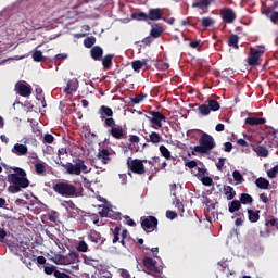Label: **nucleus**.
Returning a JSON list of instances; mask_svg holds the SVG:
<instances>
[{
	"label": "nucleus",
	"mask_w": 278,
	"mask_h": 278,
	"mask_svg": "<svg viewBox=\"0 0 278 278\" xmlns=\"http://www.w3.org/2000/svg\"><path fill=\"white\" fill-rule=\"evenodd\" d=\"M52 190L64 199H77L81 197V189H78L70 181H58L52 185Z\"/></svg>",
	"instance_id": "nucleus-1"
},
{
	"label": "nucleus",
	"mask_w": 278,
	"mask_h": 278,
	"mask_svg": "<svg viewBox=\"0 0 278 278\" xmlns=\"http://www.w3.org/2000/svg\"><path fill=\"white\" fill-rule=\"evenodd\" d=\"M13 170V174L8 175V181L13 185L15 192H21V188H29V179H27L25 169L15 167Z\"/></svg>",
	"instance_id": "nucleus-2"
},
{
	"label": "nucleus",
	"mask_w": 278,
	"mask_h": 278,
	"mask_svg": "<svg viewBox=\"0 0 278 278\" xmlns=\"http://www.w3.org/2000/svg\"><path fill=\"white\" fill-rule=\"evenodd\" d=\"M216 148V142L214 137L207 132H203L199 139V144L193 148L192 155L194 153H202L204 155H210L213 149Z\"/></svg>",
	"instance_id": "nucleus-3"
},
{
	"label": "nucleus",
	"mask_w": 278,
	"mask_h": 278,
	"mask_svg": "<svg viewBox=\"0 0 278 278\" xmlns=\"http://www.w3.org/2000/svg\"><path fill=\"white\" fill-rule=\"evenodd\" d=\"M104 127L109 129L110 136H112V138H114L115 140H125V129H123V126L116 124V119L106 118Z\"/></svg>",
	"instance_id": "nucleus-4"
},
{
	"label": "nucleus",
	"mask_w": 278,
	"mask_h": 278,
	"mask_svg": "<svg viewBox=\"0 0 278 278\" xmlns=\"http://www.w3.org/2000/svg\"><path fill=\"white\" fill-rule=\"evenodd\" d=\"M73 163L67 162L65 163V170L67 173V175H81V173H90V170H88V166H86V162L81 159H76L73 161Z\"/></svg>",
	"instance_id": "nucleus-5"
},
{
	"label": "nucleus",
	"mask_w": 278,
	"mask_h": 278,
	"mask_svg": "<svg viewBox=\"0 0 278 278\" xmlns=\"http://www.w3.org/2000/svg\"><path fill=\"white\" fill-rule=\"evenodd\" d=\"M266 53V47L257 46L256 48L251 47L247 62L250 66H260L262 64V55Z\"/></svg>",
	"instance_id": "nucleus-6"
},
{
	"label": "nucleus",
	"mask_w": 278,
	"mask_h": 278,
	"mask_svg": "<svg viewBox=\"0 0 278 278\" xmlns=\"http://www.w3.org/2000/svg\"><path fill=\"white\" fill-rule=\"evenodd\" d=\"M144 164H147V160L134 159L131 162H129V159L127 160L128 170H131L135 175H144L147 173Z\"/></svg>",
	"instance_id": "nucleus-7"
},
{
	"label": "nucleus",
	"mask_w": 278,
	"mask_h": 278,
	"mask_svg": "<svg viewBox=\"0 0 278 278\" xmlns=\"http://www.w3.org/2000/svg\"><path fill=\"white\" fill-rule=\"evenodd\" d=\"M113 240L112 243L116 244V242H119L122 247L127 249V235L129 233L127 229L122 230L121 232V226H116L115 228H111Z\"/></svg>",
	"instance_id": "nucleus-8"
},
{
	"label": "nucleus",
	"mask_w": 278,
	"mask_h": 278,
	"mask_svg": "<svg viewBox=\"0 0 278 278\" xmlns=\"http://www.w3.org/2000/svg\"><path fill=\"white\" fill-rule=\"evenodd\" d=\"M150 114L151 116H148V119L152 125H155L154 129H162V121L166 123V115L160 111H151Z\"/></svg>",
	"instance_id": "nucleus-9"
},
{
	"label": "nucleus",
	"mask_w": 278,
	"mask_h": 278,
	"mask_svg": "<svg viewBox=\"0 0 278 278\" xmlns=\"http://www.w3.org/2000/svg\"><path fill=\"white\" fill-rule=\"evenodd\" d=\"M219 14L224 23L231 24L237 18L236 11L231 8L222 9Z\"/></svg>",
	"instance_id": "nucleus-10"
},
{
	"label": "nucleus",
	"mask_w": 278,
	"mask_h": 278,
	"mask_svg": "<svg viewBox=\"0 0 278 278\" xmlns=\"http://www.w3.org/2000/svg\"><path fill=\"white\" fill-rule=\"evenodd\" d=\"M143 266L148 270H150V273H162V267L157 266V261H155L149 256H146L143 258Z\"/></svg>",
	"instance_id": "nucleus-11"
},
{
	"label": "nucleus",
	"mask_w": 278,
	"mask_h": 278,
	"mask_svg": "<svg viewBox=\"0 0 278 278\" xmlns=\"http://www.w3.org/2000/svg\"><path fill=\"white\" fill-rule=\"evenodd\" d=\"M11 153H13V155H17V157H23L29 153V149L23 143H15L11 149Z\"/></svg>",
	"instance_id": "nucleus-12"
},
{
	"label": "nucleus",
	"mask_w": 278,
	"mask_h": 278,
	"mask_svg": "<svg viewBox=\"0 0 278 278\" xmlns=\"http://www.w3.org/2000/svg\"><path fill=\"white\" fill-rule=\"evenodd\" d=\"M163 17H164V9H161V8L149 9V12H148L149 21H162Z\"/></svg>",
	"instance_id": "nucleus-13"
},
{
	"label": "nucleus",
	"mask_w": 278,
	"mask_h": 278,
	"mask_svg": "<svg viewBox=\"0 0 278 278\" xmlns=\"http://www.w3.org/2000/svg\"><path fill=\"white\" fill-rule=\"evenodd\" d=\"M141 227L144 229H152L153 231L154 229L157 228V217L155 216L146 217L141 222Z\"/></svg>",
	"instance_id": "nucleus-14"
},
{
	"label": "nucleus",
	"mask_w": 278,
	"mask_h": 278,
	"mask_svg": "<svg viewBox=\"0 0 278 278\" xmlns=\"http://www.w3.org/2000/svg\"><path fill=\"white\" fill-rule=\"evenodd\" d=\"M98 114L101 118V121H108V118H114V111H112V108L106 106V105H102L100 106Z\"/></svg>",
	"instance_id": "nucleus-15"
},
{
	"label": "nucleus",
	"mask_w": 278,
	"mask_h": 278,
	"mask_svg": "<svg viewBox=\"0 0 278 278\" xmlns=\"http://www.w3.org/2000/svg\"><path fill=\"white\" fill-rule=\"evenodd\" d=\"M61 261L65 266L77 264L79 262V254L77 252H70L67 255L63 256Z\"/></svg>",
	"instance_id": "nucleus-16"
},
{
	"label": "nucleus",
	"mask_w": 278,
	"mask_h": 278,
	"mask_svg": "<svg viewBox=\"0 0 278 278\" xmlns=\"http://www.w3.org/2000/svg\"><path fill=\"white\" fill-rule=\"evenodd\" d=\"M15 88H16L17 94H20V97H29L31 94V86H27L23 83H17L15 85Z\"/></svg>",
	"instance_id": "nucleus-17"
},
{
	"label": "nucleus",
	"mask_w": 278,
	"mask_h": 278,
	"mask_svg": "<svg viewBox=\"0 0 278 278\" xmlns=\"http://www.w3.org/2000/svg\"><path fill=\"white\" fill-rule=\"evenodd\" d=\"M146 142H150L151 144H160V142H162L164 139L162 138V135H160V132L156 131H152L150 132L149 136H143Z\"/></svg>",
	"instance_id": "nucleus-18"
},
{
	"label": "nucleus",
	"mask_w": 278,
	"mask_h": 278,
	"mask_svg": "<svg viewBox=\"0 0 278 278\" xmlns=\"http://www.w3.org/2000/svg\"><path fill=\"white\" fill-rule=\"evenodd\" d=\"M77 88H79V81H77V79H71L67 81L63 92H65V94H73V92H77Z\"/></svg>",
	"instance_id": "nucleus-19"
},
{
	"label": "nucleus",
	"mask_w": 278,
	"mask_h": 278,
	"mask_svg": "<svg viewBox=\"0 0 278 278\" xmlns=\"http://www.w3.org/2000/svg\"><path fill=\"white\" fill-rule=\"evenodd\" d=\"M90 55L92 60H94V62H101V60L103 59V48H101L100 46L92 47L90 50Z\"/></svg>",
	"instance_id": "nucleus-20"
},
{
	"label": "nucleus",
	"mask_w": 278,
	"mask_h": 278,
	"mask_svg": "<svg viewBox=\"0 0 278 278\" xmlns=\"http://www.w3.org/2000/svg\"><path fill=\"white\" fill-rule=\"evenodd\" d=\"M110 150L102 149L99 150L97 157L102 162V164H110V162H112V157H110Z\"/></svg>",
	"instance_id": "nucleus-21"
},
{
	"label": "nucleus",
	"mask_w": 278,
	"mask_h": 278,
	"mask_svg": "<svg viewBox=\"0 0 278 278\" xmlns=\"http://www.w3.org/2000/svg\"><path fill=\"white\" fill-rule=\"evenodd\" d=\"M164 34V27L160 24H153L150 30L151 38H160Z\"/></svg>",
	"instance_id": "nucleus-22"
},
{
	"label": "nucleus",
	"mask_w": 278,
	"mask_h": 278,
	"mask_svg": "<svg viewBox=\"0 0 278 278\" xmlns=\"http://www.w3.org/2000/svg\"><path fill=\"white\" fill-rule=\"evenodd\" d=\"M266 123V118L264 117H247L245 125H250L254 127L255 125H264Z\"/></svg>",
	"instance_id": "nucleus-23"
},
{
	"label": "nucleus",
	"mask_w": 278,
	"mask_h": 278,
	"mask_svg": "<svg viewBox=\"0 0 278 278\" xmlns=\"http://www.w3.org/2000/svg\"><path fill=\"white\" fill-rule=\"evenodd\" d=\"M212 5V0H195L192 3V8H199L200 10H205V8H210Z\"/></svg>",
	"instance_id": "nucleus-24"
},
{
	"label": "nucleus",
	"mask_w": 278,
	"mask_h": 278,
	"mask_svg": "<svg viewBox=\"0 0 278 278\" xmlns=\"http://www.w3.org/2000/svg\"><path fill=\"white\" fill-rule=\"evenodd\" d=\"M255 185L257 186V188H260L261 190H268V187L270 186V181H268V179L264 178V177H260L255 180Z\"/></svg>",
	"instance_id": "nucleus-25"
},
{
	"label": "nucleus",
	"mask_w": 278,
	"mask_h": 278,
	"mask_svg": "<svg viewBox=\"0 0 278 278\" xmlns=\"http://www.w3.org/2000/svg\"><path fill=\"white\" fill-rule=\"evenodd\" d=\"M102 66L105 71L112 67V61L114 60V54H106L102 59Z\"/></svg>",
	"instance_id": "nucleus-26"
},
{
	"label": "nucleus",
	"mask_w": 278,
	"mask_h": 278,
	"mask_svg": "<svg viewBox=\"0 0 278 278\" xmlns=\"http://www.w3.org/2000/svg\"><path fill=\"white\" fill-rule=\"evenodd\" d=\"M238 42H240V37L236 34H232L228 38V47H232V49H240V46H238Z\"/></svg>",
	"instance_id": "nucleus-27"
},
{
	"label": "nucleus",
	"mask_w": 278,
	"mask_h": 278,
	"mask_svg": "<svg viewBox=\"0 0 278 278\" xmlns=\"http://www.w3.org/2000/svg\"><path fill=\"white\" fill-rule=\"evenodd\" d=\"M224 194L228 201L236 199V191L231 186H224Z\"/></svg>",
	"instance_id": "nucleus-28"
},
{
	"label": "nucleus",
	"mask_w": 278,
	"mask_h": 278,
	"mask_svg": "<svg viewBox=\"0 0 278 278\" xmlns=\"http://www.w3.org/2000/svg\"><path fill=\"white\" fill-rule=\"evenodd\" d=\"M88 239L91 240V242H94V244H103V238H101V233L97 231H91V233L88 235Z\"/></svg>",
	"instance_id": "nucleus-29"
},
{
	"label": "nucleus",
	"mask_w": 278,
	"mask_h": 278,
	"mask_svg": "<svg viewBox=\"0 0 278 278\" xmlns=\"http://www.w3.org/2000/svg\"><path fill=\"white\" fill-rule=\"evenodd\" d=\"M240 207H242L241 202L238 200H233L228 204V212H230V214H235V212H238Z\"/></svg>",
	"instance_id": "nucleus-30"
},
{
	"label": "nucleus",
	"mask_w": 278,
	"mask_h": 278,
	"mask_svg": "<svg viewBox=\"0 0 278 278\" xmlns=\"http://www.w3.org/2000/svg\"><path fill=\"white\" fill-rule=\"evenodd\" d=\"M248 218L250 223H257L260 220V211L248 208Z\"/></svg>",
	"instance_id": "nucleus-31"
},
{
	"label": "nucleus",
	"mask_w": 278,
	"mask_h": 278,
	"mask_svg": "<svg viewBox=\"0 0 278 278\" xmlns=\"http://www.w3.org/2000/svg\"><path fill=\"white\" fill-rule=\"evenodd\" d=\"M192 175H195L198 179H202L207 175V169L205 167H195V169L191 170Z\"/></svg>",
	"instance_id": "nucleus-32"
},
{
	"label": "nucleus",
	"mask_w": 278,
	"mask_h": 278,
	"mask_svg": "<svg viewBox=\"0 0 278 278\" xmlns=\"http://www.w3.org/2000/svg\"><path fill=\"white\" fill-rule=\"evenodd\" d=\"M239 202L242 205H249V203H253V197H251V194H248V193H241L239 198Z\"/></svg>",
	"instance_id": "nucleus-33"
},
{
	"label": "nucleus",
	"mask_w": 278,
	"mask_h": 278,
	"mask_svg": "<svg viewBox=\"0 0 278 278\" xmlns=\"http://www.w3.org/2000/svg\"><path fill=\"white\" fill-rule=\"evenodd\" d=\"M198 112L199 114H201V116H210V114L212 113L208 104H200L198 108Z\"/></svg>",
	"instance_id": "nucleus-34"
},
{
	"label": "nucleus",
	"mask_w": 278,
	"mask_h": 278,
	"mask_svg": "<svg viewBox=\"0 0 278 278\" xmlns=\"http://www.w3.org/2000/svg\"><path fill=\"white\" fill-rule=\"evenodd\" d=\"M207 103L208 110H211V112H218V110H220V103H218V101L215 99L208 100Z\"/></svg>",
	"instance_id": "nucleus-35"
},
{
	"label": "nucleus",
	"mask_w": 278,
	"mask_h": 278,
	"mask_svg": "<svg viewBox=\"0 0 278 278\" xmlns=\"http://www.w3.org/2000/svg\"><path fill=\"white\" fill-rule=\"evenodd\" d=\"M96 42H97V38L94 36H90L84 40V46L86 47V49H92Z\"/></svg>",
	"instance_id": "nucleus-36"
},
{
	"label": "nucleus",
	"mask_w": 278,
	"mask_h": 278,
	"mask_svg": "<svg viewBox=\"0 0 278 278\" xmlns=\"http://www.w3.org/2000/svg\"><path fill=\"white\" fill-rule=\"evenodd\" d=\"M254 151L260 157H268V149L265 147L260 146L255 148Z\"/></svg>",
	"instance_id": "nucleus-37"
},
{
	"label": "nucleus",
	"mask_w": 278,
	"mask_h": 278,
	"mask_svg": "<svg viewBox=\"0 0 278 278\" xmlns=\"http://www.w3.org/2000/svg\"><path fill=\"white\" fill-rule=\"evenodd\" d=\"M159 151H160L162 157H165V160H170V157H172L170 150H168V148H166V146H160Z\"/></svg>",
	"instance_id": "nucleus-38"
},
{
	"label": "nucleus",
	"mask_w": 278,
	"mask_h": 278,
	"mask_svg": "<svg viewBox=\"0 0 278 278\" xmlns=\"http://www.w3.org/2000/svg\"><path fill=\"white\" fill-rule=\"evenodd\" d=\"M35 172L37 175H45V173H47V167L45 166V163H36Z\"/></svg>",
	"instance_id": "nucleus-39"
},
{
	"label": "nucleus",
	"mask_w": 278,
	"mask_h": 278,
	"mask_svg": "<svg viewBox=\"0 0 278 278\" xmlns=\"http://www.w3.org/2000/svg\"><path fill=\"white\" fill-rule=\"evenodd\" d=\"M201 23H202V27L207 29V27H212V25H214V18H212V17H203L201 20Z\"/></svg>",
	"instance_id": "nucleus-40"
},
{
	"label": "nucleus",
	"mask_w": 278,
	"mask_h": 278,
	"mask_svg": "<svg viewBox=\"0 0 278 278\" xmlns=\"http://www.w3.org/2000/svg\"><path fill=\"white\" fill-rule=\"evenodd\" d=\"M132 16L136 18V21H149V13L139 12L132 14Z\"/></svg>",
	"instance_id": "nucleus-41"
},
{
	"label": "nucleus",
	"mask_w": 278,
	"mask_h": 278,
	"mask_svg": "<svg viewBox=\"0 0 278 278\" xmlns=\"http://www.w3.org/2000/svg\"><path fill=\"white\" fill-rule=\"evenodd\" d=\"M278 175V165L274 166L269 170H267V177L269 179H275Z\"/></svg>",
	"instance_id": "nucleus-42"
},
{
	"label": "nucleus",
	"mask_w": 278,
	"mask_h": 278,
	"mask_svg": "<svg viewBox=\"0 0 278 278\" xmlns=\"http://www.w3.org/2000/svg\"><path fill=\"white\" fill-rule=\"evenodd\" d=\"M33 60L34 62H42V60H45V56L42 55V51L36 50L33 53Z\"/></svg>",
	"instance_id": "nucleus-43"
},
{
	"label": "nucleus",
	"mask_w": 278,
	"mask_h": 278,
	"mask_svg": "<svg viewBox=\"0 0 278 278\" xmlns=\"http://www.w3.org/2000/svg\"><path fill=\"white\" fill-rule=\"evenodd\" d=\"M77 251L79 253H87L88 252V243L86 241H79L77 245Z\"/></svg>",
	"instance_id": "nucleus-44"
},
{
	"label": "nucleus",
	"mask_w": 278,
	"mask_h": 278,
	"mask_svg": "<svg viewBox=\"0 0 278 278\" xmlns=\"http://www.w3.org/2000/svg\"><path fill=\"white\" fill-rule=\"evenodd\" d=\"M266 16L269 18V21H271V23H277L278 21V11H267Z\"/></svg>",
	"instance_id": "nucleus-45"
},
{
	"label": "nucleus",
	"mask_w": 278,
	"mask_h": 278,
	"mask_svg": "<svg viewBox=\"0 0 278 278\" xmlns=\"http://www.w3.org/2000/svg\"><path fill=\"white\" fill-rule=\"evenodd\" d=\"M232 177H233L235 181H238L239 184H242V181H244V177L238 169L233 170Z\"/></svg>",
	"instance_id": "nucleus-46"
},
{
	"label": "nucleus",
	"mask_w": 278,
	"mask_h": 278,
	"mask_svg": "<svg viewBox=\"0 0 278 278\" xmlns=\"http://www.w3.org/2000/svg\"><path fill=\"white\" fill-rule=\"evenodd\" d=\"M235 216H238V218L235 220V225L237 227H241L244 223V213H237Z\"/></svg>",
	"instance_id": "nucleus-47"
},
{
	"label": "nucleus",
	"mask_w": 278,
	"mask_h": 278,
	"mask_svg": "<svg viewBox=\"0 0 278 278\" xmlns=\"http://www.w3.org/2000/svg\"><path fill=\"white\" fill-rule=\"evenodd\" d=\"M131 66L135 73H140V71H142V63L140 62V60L132 61Z\"/></svg>",
	"instance_id": "nucleus-48"
},
{
	"label": "nucleus",
	"mask_w": 278,
	"mask_h": 278,
	"mask_svg": "<svg viewBox=\"0 0 278 278\" xmlns=\"http://www.w3.org/2000/svg\"><path fill=\"white\" fill-rule=\"evenodd\" d=\"M54 141H55V137H53V135L46 134L43 136V144H53Z\"/></svg>",
	"instance_id": "nucleus-49"
},
{
	"label": "nucleus",
	"mask_w": 278,
	"mask_h": 278,
	"mask_svg": "<svg viewBox=\"0 0 278 278\" xmlns=\"http://www.w3.org/2000/svg\"><path fill=\"white\" fill-rule=\"evenodd\" d=\"M144 97H147L146 94L141 93L136 96L135 98H130L131 103H134V105H138V103L144 101Z\"/></svg>",
	"instance_id": "nucleus-50"
},
{
	"label": "nucleus",
	"mask_w": 278,
	"mask_h": 278,
	"mask_svg": "<svg viewBox=\"0 0 278 278\" xmlns=\"http://www.w3.org/2000/svg\"><path fill=\"white\" fill-rule=\"evenodd\" d=\"M200 180L202 181L203 186H213L214 185V180L212 179V177H208V176H204V177L200 178Z\"/></svg>",
	"instance_id": "nucleus-51"
},
{
	"label": "nucleus",
	"mask_w": 278,
	"mask_h": 278,
	"mask_svg": "<svg viewBox=\"0 0 278 278\" xmlns=\"http://www.w3.org/2000/svg\"><path fill=\"white\" fill-rule=\"evenodd\" d=\"M265 134L267 136H270V138H277V129H275L273 127L266 128Z\"/></svg>",
	"instance_id": "nucleus-52"
},
{
	"label": "nucleus",
	"mask_w": 278,
	"mask_h": 278,
	"mask_svg": "<svg viewBox=\"0 0 278 278\" xmlns=\"http://www.w3.org/2000/svg\"><path fill=\"white\" fill-rule=\"evenodd\" d=\"M54 277H56V278H71V275L56 269L54 271Z\"/></svg>",
	"instance_id": "nucleus-53"
},
{
	"label": "nucleus",
	"mask_w": 278,
	"mask_h": 278,
	"mask_svg": "<svg viewBox=\"0 0 278 278\" xmlns=\"http://www.w3.org/2000/svg\"><path fill=\"white\" fill-rule=\"evenodd\" d=\"M45 273H46V275H55V270H58V269H55V266H46L45 267Z\"/></svg>",
	"instance_id": "nucleus-54"
},
{
	"label": "nucleus",
	"mask_w": 278,
	"mask_h": 278,
	"mask_svg": "<svg viewBox=\"0 0 278 278\" xmlns=\"http://www.w3.org/2000/svg\"><path fill=\"white\" fill-rule=\"evenodd\" d=\"M187 168H190L191 170H197L199 166H197V161H189L185 164Z\"/></svg>",
	"instance_id": "nucleus-55"
},
{
	"label": "nucleus",
	"mask_w": 278,
	"mask_h": 278,
	"mask_svg": "<svg viewBox=\"0 0 278 278\" xmlns=\"http://www.w3.org/2000/svg\"><path fill=\"white\" fill-rule=\"evenodd\" d=\"M177 217V212L175 211H166V218H169V220H175V218Z\"/></svg>",
	"instance_id": "nucleus-56"
},
{
	"label": "nucleus",
	"mask_w": 278,
	"mask_h": 278,
	"mask_svg": "<svg viewBox=\"0 0 278 278\" xmlns=\"http://www.w3.org/2000/svg\"><path fill=\"white\" fill-rule=\"evenodd\" d=\"M266 227H276L278 230V223L276 218L269 219L266 222Z\"/></svg>",
	"instance_id": "nucleus-57"
},
{
	"label": "nucleus",
	"mask_w": 278,
	"mask_h": 278,
	"mask_svg": "<svg viewBox=\"0 0 278 278\" xmlns=\"http://www.w3.org/2000/svg\"><path fill=\"white\" fill-rule=\"evenodd\" d=\"M129 142H131L132 144H138V142H140V137H138L137 135H130Z\"/></svg>",
	"instance_id": "nucleus-58"
},
{
	"label": "nucleus",
	"mask_w": 278,
	"mask_h": 278,
	"mask_svg": "<svg viewBox=\"0 0 278 278\" xmlns=\"http://www.w3.org/2000/svg\"><path fill=\"white\" fill-rule=\"evenodd\" d=\"M108 214H110V207L103 206L102 210L100 211V216L102 218H105V216H108Z\"/></svg>",
	"instance_id": "nucleus-59"
},
{
	"label": "nucleus",
	"mask_w": 278,
	"mask_h": 278,
	"mask_svg": "<svg viewBox=\"0 0 278 278\" xmlns=\"http://www.w3.org/2000/svg\"><path fill=\"white\" fill-rule=\"evenodd\" d=\"M124 218H125V220H126V224H127L129 227H136V222H134V219H131V217H129V215H126Z\"/></svg>",
	"instance_id": "nucleus-60"
},
{
	"label": "nucleus",
	"mask_w": 278,
	"mask_h": 278,
	"mask_svg": "<svg viewBox=\"0 0 278 278\" xmlns=\"http://www.w3.org/2000/svg\"><path fill=\"white\" fill-rule=\"evenodd\" d=\"M223 166H225V159L220 157L216 164L217 170H223Z\"/></svg>",
	"instance_id": "nucleus-61"
},
{
	"label": "nucleus",
	"mask_w": 278,
	"mask_h": 278,
	"mask_svg": "<svg viewBox=\"0 0 278 278\" xmlns=\"http://www.w3.org/2000/svg\"><path fill=\"white\" fill-rule=\"evenodd\" d=\"M189 47H191V49H199V47H201V40L190 41Z\"/></svg>",
	"instance_id": "nucleus-62"
},
{
	"label": "nucleus",
	"mask_w": 278,
	"mask_h": 278,
	"mask_svg": "<svg viewBox=\"0 0 278 278\" xmlns=\"http://www.w3.org/2000/svg\"><path fill=\"white\" fill-rule=\"evenodd\" d=\"M121 277L123 278H131V275L129 274V270L127 269H119Z\"/></svg>",
	"instance_id": "nucleus-63"
},
{
	"label": "nucleus",
	"mask_w": 278,
	"mask_h": 278,
	"mask_svg": "<svg viewBox=\"0 0 278 278\" xmlns=\"http://www.w3.org/2000/svg\"><path fill=\"white\" fill-rule=\"evenodd\" d=\"M68 154V150L66 148H60L58 150V157H62V155Z\"/></svg>",
	"instance_id": "nucleus-64"
}]
</instances>
